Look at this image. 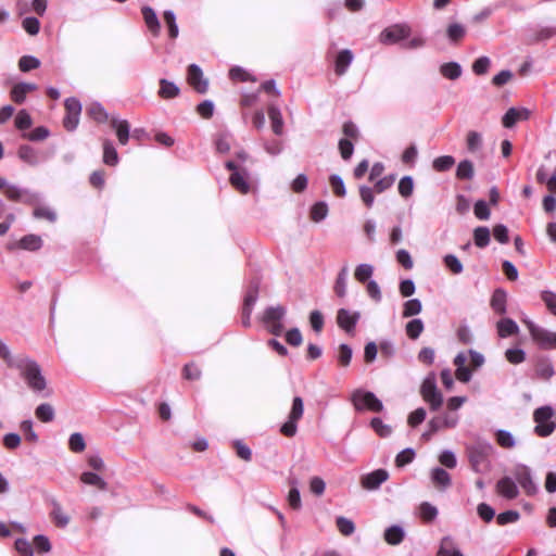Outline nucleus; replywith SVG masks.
Returning <instances> with one entry per match:
<instances>
[{"instance_id":"f257e3e1","label":"nucleus","mask_w":556,"mask_h":556,"mask_svg":"<svg viewBox=\"0 0 556 556\" xmlns=\"http://www.w3.org/2000/svg\"><path fill=\"white\" fill-rule=\"evenodd\" d=\"M12 367L20 371V376L33 392L42 393L46 391L45 396L51 395V391L48 390V382L35 359L27 356H18L15 358Z\"/></svg>"},{"instance_id":"f03ea898","label":"nucleus","mask_w":556,"mask_h":556,"mask_svg":"<svg viewBox=\"0 0 556 556\" xmlns=\"http://www.w3.org/2000/svg\"><path fill=\"white\" fill-rule=\"evenodd\" d=\"M493 453V446L490 443H478L468 450L471 468L476 472L484 473L490 471V456Z\"/></svg>"},{"instance_id":"7ed1b4c3","label":"nucleus","mask_w":556,"mask_h":556,"mask_svg":"<svg viewBox=\"0 0 556 556\" xmlns=\"http://www.w3.org/2000/svg\"><path fill=\"white\" fill-rule=\"evenodd\" d=\"M532 340L543 350H556V331L538 326L529 319L522 320Z\"/></svg>"},{"instance_id":"20e7f679","label":"nucleus","mask_w":556,"mask_h":556,"mask_svg":"<svg viewBox=\"0 0 556 556\" xmlns=\"http://www.w3.org/2000/svg\"><path fill=\"white\" fill-rule=\"evenodd\" d=\"M420 395L431 410H438L443 404V395L437 387L434 374H429L420 387Z\"/></svg>"},{"instance_id":"39448f33","label":"nucleus","mask_w":556,"mask_h":556,"mask_svg":"<svg viewBox=\"0 0 556 556\" xmlns=\"http://www.w3.org/2000/svg\"><path fill=\"white\" fill-rule=\"evenodd\" d=\"M420 395L431 410H438L443 404V395L437 387L434 374H429L420 387Z\"/></svg>"},{"instance_id":"423d86ee","label":"nucleus","mask_w":556,"mask_h":556,"mask_svg":"<svg viewBox=\"0 0 556 556\" xmlns=\"http://www.w3.org/2000/svg\"><path fill=\"white\" fill-rule=\"evenodd\" d=\"M420 395L431 410H438L443 404V395L437 387L434 374H429L420 387Z\"/></svg>"},{"instance_id":"0eeeda50","label":"nucleus","mask_w":556,"mask_h":556,"mask_svg":"<svg viewBox=\"0 0 556 556\" xmlns=\"http://www.w3.org/2000/svg\"><path fill=\"white\" fill-rule=\"evenodd\" d=\"M420 395L431 410H438L443 404V395L437 387L434 374H429L420 387Z\"/></svg>"},{"instance_id":"6e6552de","label":"nucleus","mask_w":556,"mask_h":556,"mask_svg":"<svg viewBox=\"0 0 556 556\" xmlns=\"http://www.w3.org/2000/svg\"><path fill=\"white\" fill-rule=\"evenodd\" d=\"M554 410L551 406H541L533 413V420L535 422L534 433L541 438L551 435L555 430V422L553 421Z\"/></svg>"},{"instance_id":"1a4fd4ad","label":"nucleus","mask_w":556,"mask_h":556,"mask_svg":"<svg viewBox=\"0 0 556 556\" xmlns=\"http://www.w3.org/2000/svg\"><path fill=\"white\" fill-rule=\"evenodd\" d=\"M352 403L357 410L381 412L383 409L382 402L369 391L356 390L352 394Z\"/></svg>"},{"instance_id":"9d476101","label":"nucleus","mask_w":556,"mask_h":556,"mask_svg":"<svg viewBox=\"0 0 556 556\" xmlns=\"http://www.w3.org/2000/svg\"><path fill=\"white\" fill-rule=\"evenodd\" d=\"M304 413V403L302 397L295 396L292 401L288 420L280 427V432L288 438L294 437L298 431V421Z\"/></svg>"},{"instance_id":"9b49d317","label":"nucleus","mask_w":556,"mask_h":556,"mask_svg":"<svg viewBox=\"0 0 556 556\" xmlns=\"http://www.w3.org/2000/svg\"><path fill=\"white\" fill-rule=\"evenodd\" d=\"M286 313L287 309L282 305L269 306L264 311L263 323L273 334L279 336L283 331L282 319Z\"/></svg>"},{"instance_id":"f8f14e48","label":"nucleus","mask_w":556,"mask_h":556,"mask_svg":"<svg viewBox=\"0 0 556 556\" xmlns=\"http://www.w3.org/2000/svg\"><path fill=\"white\" fill-rule=\"evenodd\" d=\"M513 476L527 495L533 496L539 492V486L533 480L531 469L527 465H516L513 469Z\"/></svg>"},{"instance_id":"ddd939ff","label":"nucleus","mask_w":556,"mask_h":556,"mask_svg":"<svg viewBox=\"0 0 556 556\" xmlns=\"http://www.w3.org/2000/svg\"><path fill=\"white\" fill-rule=\"evenodd\" d=\"M0 190L4 191V194L13 201L25 202L34 204L38 201L39 197L35 193H30L26 190H22L16 186H11L8 181L0 177Z\"/></svg>"},{"instance_id":"4468645a","label":"nucleus","mask_w":556,"mask_h":556,"mask_svg":"<svg viewBox=\"0 0 556 556\" xmlns=\"http://www.w3.org/2000/svg\"><path fill=\"white\" fill-rule=\"evenodd\" d=\"M409 34L410 28L408 25L395 24L382 30L379 36V40L384 45H394L408 38Z\"/></svg>"},{"instance_id":"2eb2a0df","label":"nucleus","mask_w":556,"mask_h":556,"mask_svg":"<svg viewBox=\"0 0 556 556\" xmlns=\"http://www.w3.org/2000/svg\"><path fill=\"white\" fill-rule=\"evenodd\" d=\"M66 116L64 117V126L68 130H73L79 123L81 113V103L76 98H68L65 100Z\"/></svg>"},{"instance_id":"dca6fc26","label":"nucleus","mask_w":556,"mask_h":556,"mask_svg":"<svg viewBox=\"0 0 556 556\" xmlns=\"http://www.w3.org/2000/svg\"><path fill=\"white\" fill-rule=\"evenodd\" d=\"M361 318L359 312H352L346 308H340L337 313V324L338 326L351 333L354 331L356 324Z\"/></svg>"},{"instance_id":"f3484780","label":"nucleus","mask_w":556,"mask_h":556,"mask_svg":"<svg viewBox=\"0 0 556 556\" xmlns=\"http://www.w3.org/2000/svg\"><path fill=\"white\" fill-rule=\"evenodd\" d=\"M228 169L232 170L229 178L231 186L241 193H248L250 191L249 177L245 173L237 170V167L232 161L226 163Z\"/></svg>"},{"instance_id":"a211bd4d","label":"nucleus","mask_w":556,"mask_h":556,"mask_svg":"<svg viewBox=\"0 0 556 556\" xmlns=\"http://www.w3.org/2000/svg\"><path fill=\"white\" fill-rule=\"evenodd\" d=\"M389 478V473L386 469H377L372 472L364 475L361 478V484L364 489L372 491L377 490L383 482Z\"/></svg>"},{"instance_id":"6ab92c4d","label":"nucleus","mask_w":556,"mask_h":556,"mask_svg":"<svg viewBox=\"0 0 556 556\" xmlns=\"http://www.w3.org/2000/svg\"><path fill=\"white\" fill-rule=\"evenodd\" d=\"M531 111L527 108H510L502 118L503 126L513 128L520 122L527 121L530 117Z\"/></svg>"},{"instance_id":"aec40b11","label":"nucleus","mask_w":556,"mask_h":556,"mask_svg":"<svg viewBox=\"0 0 556 556\" xmlns=\"http://www.w3.org/2000/svg\"><path fill=\"white\" fill-rule=\"evenodd\" d=\"M497 494L506 500H515L519 495L518 485L511 477H503L496 482Z\"/></svg>"},{"instance_id":"412c9836","label":"nucleus","mask_w":556,"mask_h":556,"mask_svg":"<svg viewBox=\"0 0 556 556\" xmlns=\"http://www.w3.org/2000/svg\"><path fill=\"white\" fill-rule=\"evenodd\" d=\"M189 84L200 93L207 91L208 83L203 77L202 70L197 64H191L187 75Z\"/></svg>"},{"instance_id":"4be33fe9","label":"nucleus","mask_w":556,"mask_h":556,"mask_svg":"<svg viewBox=\"0 0 556 556\" xmlns=\"http://www.w3.org/2000/svg\"><path fill=\"white\" fill-rule=\"evenodd\" d=\"M18 157L28 164H36L42 160H46L48 155L45 152L39 151L31 144H22L17 151Z\"/></svg>"},{"instance_id":"5701e85b","label":"nucleus","mask_w":556,"mask_h":556,"mask_svg":"<svg viewBox=\"0 0 556 556\" xmlns=\"http://www.w3.org/2000/svg\"><path fill=\"white\" fill-rule=\"evenodd\" d=\"M459 421L457 415L445 414L443 416L433 417L428 422V428L432 429V432H438L442 429L455 428Z\"/></svg>"},{"instance_id":"b1692460","label":"nucleus","mask_w":556,"mask_h":556,"mask_svg":"<svg viewBox=\"0 0 556 556\" xmlns=\"http://www.w3.org/2000/svg\"><path fill=\"white\" fill-rule=\"evenodd\" d=\"M142 16L148 29L153 36H159L161 30V24L157 18L155 11L148 5L141 8Z\"/></svg>"},{"instance_id":"393cba45","label":"nucleus","mask_w":556,"mask_h":556,"mask_svg":"<svg viewBox=\"0 0 556 556\" xmlns=\"http://www.w3.org/2000/svg\"><path fill=\"white\" fill-rule=\"evenodd\" d=\"M353 59L354 55L351 50L344 49L340 51L334 62L336 74L339 76L343 75L348 71L351 63L353 62Z\"/></svg>"},{"instance_id":"a878e982","label":"nucleus","mask_w":556,"mask_h":556,"mask_svg":"<svg viewBox=\"0 0 556 556\" xmlns=\"http://www.w3.org/2000/svg\"><path fill=\"white\" fill-rule=\"evenodd\" d=\"M437 556H464L451 536H444L437 553Z\"/></svg>"},{"instance_id":"bb28decb","label":"nucleus","mask_w":556,"mask_h":556,"mask_svg":"<svg viewBox=\"0 0 556 556\" xmlns=\"http://www.w3.org/2000/svg\"><path fill=\"white\" fill-rule=\"evenodd\" d=\"M535 375L543 380H549L554 375V366L551 359L540 358L535 364Z\"/></svg>"},{"instance_id":"cd10ccee","label":"nucleus","mask_w":556,"mask_h":556,"mask_svg":"<svg viewBox=\"0 0 556 556\" xmlns=\"http://www.w3.org/2000/svg\"><path fill=\"white\" fill-rule=\"evenodd\" d=\"M467 34L466 27L460 23H451L446 27V38L453 45H457Z\"/></svg>"},{"instance_id":"c85d7f7f","label":"nucleus","mask_w":556,"mask_h":556,"mask_svg":"<svg viewBox=\"0 0 556 556\" xmlns=\"http://www.w3.org/2000/svg\"><path fill=\"white\" fill-rule=\"evenodd\" d=\"M497 333L501 338H507L518 333L519 327L511 318H503L496 324Z\"/></svg>"},{"instance_id":"c756f323","label":"nucleus","mask_w":556,"mask_h":556,"mask_svg":"<svg viewBox=\"0 0 556 556\" xmlns=\"http://www.w3.org/2000/svg\"><path fill=\"white\" fill-rule=\"evenodd\" d=\"M42 240L37 235L24 236L18 242L15 243L14 248H20L27 251H37L41 248ZM13 249V247H10Z\"/></svg>"},{"instance_id":"7c9ffc66","label":"nucleus","mask_w":556,"mask_h":556,"mask_svg":"<svg viewBox=\"0 0 556 556\" xmlns=\"http://www.w3.org/2000/svg\"><path fill=\"white\" fill-rule=\"evenodd\" d=\"M431 481L435 486L446 489L451 485L452 480L450 473L443 468L435 467L430 473Z\"/></svg>"},{"instance_id":"2f4dec72","label":"nucleus","mask_w":556,"mask_h":556,"mask_svg":"<svg viewBox=\"0 0 556 556\" xmlns=\"http://www.w3.org/2000/svg\"><path fill=\"white\" fill-rule=\"evenodd\" d=\"M268 116L271 122V128L276 136H281L283 130V119L279 108L269 105Z\"/></svg>"},{"instance_id":"473e14b6","label":"nucleus","mask_w":556,"mask_h":556,"mask_svg":"<svg viewBox=\"0 0 556 556\" xmlns=\"http://www.w3.org/2000/svg\"><path fill=\"white\" fill-rule=\"evenodd\" d=\"M506 300H507L506 292L502 289H496L491 299L492 309L500 315L505 314L506 313Z\"/></svg>"},{"instance_id":"72a5a7b5","label":"nucleus","mask_w":556,"mask_h":556,"mask_svg":"<svg viewBox=\"0 0 556 556\" xmlns=\"http://www.w3.org/2000/svg\"><path fill=\"white\" fill-rule=\"evenodd\" d=\"M51 504H52L51 517H52L53 521L60 528L66 527L70 522V517L64 513L61 504L58 501L53 500L51 502Z\"/></svg>"},{"instance_id":"f704fd0d","label":"nucleus","mask_w":556,"mask_h":556,"mask_svg":"<svg viewBox=\"0 0 556 556\" xmlns=\"http://www.w3.org/2000/svg\"><path fill=\"white\" fill-rule=\"evenodd\" d=\"M404 530L400 526H391L384 531V540L390 545H397L404 539Z\"/></svg>"},{"instance_id":"c9c22d12","label":"nucleus","mask_w":556,"mask_h":556,"mask_svg":"<svg viewBox=\"0 0 556 556\" xmlns=\"http://www.w3.org/2000/svg\"><path fill=\"white\" fill-rule=\"evenodd\" d=\"M179 94V88L173 81L167 79L160 80L159 96L163 99H172Z\"/></svg>"},{"instance_id":"e433bc0d","label":"nucleus","mask_w":556,"mask_h":556,"mask_svg":"<svg viewBox=\"0 0 556 556\" xmlns=\"http://www.w3.org/2000/svg\"><path fill=\"white\" fill-rule=\"evenodd\" d=\"M440 73L447 79L455 80L460 77L463 70L456 62L444 63L440 66Z\"/></svg>"},{"instance_id":"4c0bfd02","label":"nucleus","mask_w":556,"mask_h":556,"mask_svg":"<svg viewBox=\"0 0 556 556\" xmlns=\"http://www.w3.org/2000/svg\"><path fill=\"white\" fill-rule=\"evenodd\" d=\"M87 114L98 123H103L108 119V113L105 112L104 108L98 102H93L88 105Z\"/></svg>"},{"instance_id":"58836bf2","label":"nucleus","mask_w":556,"mask_h":556,"mask_svg":"<svg viewBox=\"0 0 556 556\" xmlns=\"http://www.w3.org/2000/svg\"><path fill=\"white\" fill-rule=\"evenodd\" d=\"M35 415L40 421L50 422L54 419V408L51 404L42 403L36 408Z\"/></svg>"},{"instance_id":"ea45409f","label":"nucleus","mask_w":556,"mask_h":556,"mask_svg":"<svg viewBox=\"0 0 556 556\" xmlns=\"http://www.w3.org/2000/svg\"><path fill=\"white\" fill-rule=\"evenodd\" d=\"M81 482L89 485H94L100 490H106L108 483L97 473L94 472H84L80 476Z\"/></svg>"},{"instance_id":"a19ab883","label":"nucleus","mask_w":556,"mask_h":556,"mask_svg":"<svg viewBox=\"0 0 556 556\" xmlns=\"http://www.w3.org/2000/svg\"><path fill=\"white\" fill-rule=\"evenodd\" d=\"M475 244L478 248H485L490 243V230L488 227L480 226L473 230Z\"/></svg>"},{"instance_id":"79ce46f5","label":"nucleus","mask_w":556,"mask_h":556,"mask_svg":"<svg viewBox=\"0 0 556 556\" xmlns=\"http://www.w3.org/2000/svg\"><path fill=\"white\" fill-rule=\"evenodd\" d=\"M112 127L115 129V134L118 139H128L130 136V126L127 121L113 118Z\"/></svg>"},{"instance_id":"37998d69","label":"nucleus","mask_w":556,"mask_h":556,"mask_svg":"<svg viewBox=\"0 0 556 556\" xmlns=\"http://www.w3.org/2000/svg\"><path fill=\"white\" fill-rule=\"evenodd\" d=\"M163 17H164V22L168 28L169 37L173 39L177 38L178 34H179V29H178V25L176 23V15H175L174 11H172V10L164 11Z\"/></svg>"},{"instance_id":"c03bdc74","label":"nucleus","mask_w":556,"mask_h":556,"mask_svg":"<svg viewBox=\"0 0 556 556\" xmlns=\"http://www.w3.org/2000/svg\"><path fill=\"white\" fill-rule=\"evenodd\" d=\"M419 516L424 521L431 522L437 518L438 509L432 504L422 502L419 506Z\"/></svg>"},{"instance_id":"a18cd8bd","label":"nucleus","mask_w":556,"mask_h":556,"mask_svg":"<svg viewBox=\"0 0 556 556\" xmlns=\"http://www.w3.org/2000/svg\"><path fill=\"white\" fill-rule=\"evenodd\" d=\"M406 334L408 338L416 340L424 331V323L419 318H415L406 324Z\"/></svg>"},{"instance_id":"49530a36","label":"nucleus","mask_w":556,"mask_h":556,"mask_svg":"<svg viewBox=\"0 0 556 556\" xmlns=\"http://www.w3.org/2000/svg\"><path fill=\"white\" fill-rule=\"evenodd\" d=\"M422 309V304L418 299H412L403 305V317H410L418 315Z\"/></svg>"},{"instance_id":"de8ad7c7","label":"nucleus","mask_w":556,"mask_h":556,"mask_svg":"<svg viewBox=\"0 0 556 556\" xmlns=\"http://www.w3.org/2000/svg\"><path fill=\"white\" fill-rule=\"evenodd\" d=\"M328 214V206L325 202H317L311 208V218L315 223H319L326 218Z\"/></svg>"},{"instance_id":"09e8293b","label":"nucleus","mask_w":556,"mask_h":556,"mask_svg":"<svg viewBox=\"0 0 556 556\" xmlns=\"http://www.w3.org/2000/svg\"><path fill=\"white\" fill-rule=\"evenodd\" d=\"M40 66V61L36 56L33 55H24L18 61V68L22 72H29L31 70L38 68Z\"/></svg>"},{"instance_id":"8fccbe9b","label":"nucleus","mask_w":556,"mask_h":556,"mask_svg":"<svg viewBox=\"0 0 556 556\" xmlns=\"http://www.w3.org/2000/svg\"><path fill=\"white\" fill-rule=\"evenodd\" d=\"M496 441L504 448H511L516 445L514 435L506 430H498L496 432Z\"/></svg>"},{"instance_id":"3c124183","label":"nucleus","mask_w":556,"mask_h":556,"mask_svg":"<svg viewBox=\"0 0 556 556\" xmlns=\"http://www.w3.org/2000/svg\"><path fill=\"white\" fill-rule=\"evenodd\" d=\"M103 162L112 166L118 162L116 149L108 141L103 146Z\"/></svg>"},{"instance_id":"603ef678","label":"nucleus","mask_w":556,"mask_h":556,"mask_svg":"<svg viewBox=\"0 0 556 556\" xmlns=\"http://www.w3.org/2000/svg\"><path fill=\"white\" fill-rule=\"evenodd\" d=\"M346 279H348V268L343 267L339 273L334 286V291L338 296L343 298L346 293Z\"/></svg>"},{"instance_id":"864d4df0","label":"nucleus","mask_w":556,"mask_h":556,"mask_svg":"<svg viewBox=\"0 0 556 556\" xmlns=\"http://www.w3.org/2000/svg\"><path fill=\"white\" fill-rule=\"evenodd\" d=\"M290 484H292L293 486L289 491L288 503H289L291 508L298 510V509L301 508V505H302L301 504L300 491H299V489L296 486V481L295 480L290 481Z\"/></svg>"},{"instance_id":"5fc2aeb1","label":"nucleus","mask_w":556,"mask_h":556,"mask_svg":"<svg viewBox=\"0 0 556 556\" xmlns=\"http://www.w3.org/2000/svg\"><path fill=\"white\" fill-rule=\"evenodd\" d=\"M454 163H455V160H454L453 156H451V155H443V156L437 157L433 161L432 165H433V168L437 172H445V170H448L450 168H452Z\"/></svg>"},{"instance_id":"6e6d98bb","label":"nucleus","mask_w":556,"mask_h":556,"mask_svg":"<svg viewBox=\"0 0 556 556\" xmlns=\"http://www.w3.org/2000/svg\"><path fill=\"white\" fill-rule=\"evenodd\" d=\"M70 450L74 453H80L86 448L84 437L79 432L71 434L68 440Z\"/></svg>"},{"instance_id":"4d7b16f0","label":"nucleus","mask_w":556,"mask_h":556,"mask_svg":"<svg viewBox=\"0 0 556 556\" xmlns=\"http://www.w3.org/2000/svg\"><path fill=\"white\" fill-rule=\"evenodd\" d=\"M445 266L455 275L463 271L464 267L462 262L454 254H446L443 258Z\"/></svg>"},{"instance_id":"13d9d810","label":"nucleus","mask_w":556,"mask_h":556,"mask_svg":"<svg viewBox=\"0 0 556 556\" xmlns=\"http://www.w3.org/2000/svg\"><path fill=\"white\" fill-rule=\"evenodd\" d=\"M374 273V267L369 264H361L356 267L354 276L359 282L368 280Z\"/></svg>"},{"instance_id":"bf43d9fd","label":"nucleus","mask_w":556,"mask_h":556,"mask_svg":"<svg viewBox=\"0 0 556 556\" xmlns=\"http://www.w3.org/2000/svg\"><path fill=\"white\" fill-rule=\"evenodd\" d=\"M229 76L233 80H240V81H255L256 79L244 68L240 66H235L229 71Z\"/></svg>"},{"instance_id":"052dcab7","label":"nucleus","mask_w":556,"mask_h":556,"mask_svg":"<svg viewBox=\"0 0 556 556\" xmlns=\"http://www.w3.org/2000/svg\"><path fill=\"white\" fill-rule=\"evenodd\" d=\"M519 518H520V515L518 511L507 510V511L498 514L496 517V521L500 526H505V525L514 523V522L518 521Z\"/></svg>"},{"instance_id":"680f3d73","label":"nucleus","mask_w":556,"mask_h":556,"mask_svg":"<svg viewBox=\"0 0 556 556\" xmlns=\"http://www.w3.org/2000/svg\"><path fill=\"white\" fill-rule=\"evenodd\" d=\"M473 213L476 215V217L480 220H486L490 218V208L486 204L485 201L483 200H479L476 202L475 204V207H473Z\"/></svg>"},{"instance_id":"e2e57ef3","label":"nucleus","mask_w":556,"mask_h":556,"mask_svg":"<svg viewBox=\"0 0 556 556\" xmlns=\"http://www.w3.org/2000/svg\"><path fill=\"white\" fill-rule=\"evenodd\" d=\"M337 527L338 530L343 535H351L355 531V526L352 520L345 518V517H338L337 518Z\"/></svg>"},{"instance_id":"0e129e2a","label":"nucleus","mask_w":556,"mask_h":556,"mask_svg":"<svg viewBox=\"0 0 556 556\" xmlns=\"http://www.w3.org/2000/svg\"><path fill=\"white\" fill-rule=\"evenodd\" d=\"M491 60L488 56L478 58L472 64V71L477 75H483L489 71Z\"/></svg>"},{"instance_id":"69168bd1","label":"nucleus","mask_w":556,"mask_h":556,"mask_svg":"<svg viewBox=\"0 0 556 556\" xmlns=\"http://www.w3.org/2000/svg\"><path fill=\"white\" fill-rule=\"evenodd\" d=\"M15 549L21 556H34L31 543L26 539H17L15 541Z\"/></svg>"},{"instance_id":"338daca9","label":"nucleus","mask_w":556,"mask_h":556,"mask_svg":"<svg viewBox=\"0 0 556 556\" xmlns=\"http://www.w3.org/2000/svg\"><path fill=\"white\" fill-rule=\"evenodd\" d=\"M439 462L441 463V465L450 469L455 468L457 465L456 456L450 450H445L440 454Z\"/></svg>"},{"instance_id":"774afa93","label":"nucleus","mask_w":556,"mask_h":556,"mask_svg":"<svg viewBox=\"0 0 556 556\" xmlns=\"http://www.w3.org/2000/svg\"><path fill=\"white\" fill-rule=\"evenodd\" d=\"M541 298L548 311L556 316V294L552 291H543Z\"/></svg>"}]
</instances>
